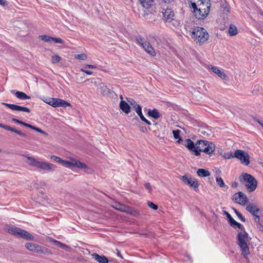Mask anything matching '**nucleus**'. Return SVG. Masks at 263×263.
I'll use <instances>...</instances> for the list:
<instances>
[{
	"label": "nucleus",
	"mask_w": 263,
	"mask_h": 263,
	"mask_svg": "<svg viewBox=\"0 0 263 263\" xmlns=\"http://www.w3.org/2000/svg\"><path fill=\"white\" fill-rule=\"evenodd\" d=\"M0 5L6 6L7 5V3L5 0H0Z\"/></svg>",
	"instance_id": "nucleus-55"
},
{
	"label": "nucleus",
	"mask_w": 263,
	"mask_h": 263,
	"mask_svg": "<svg viewBox=\"0 0 263 263\" xmlns=\"http://www.w3.org/2000/svg\"><path fill=\"white\" fill-rule=\"evenodd\" d=\"M184 145L191 151H193V149L195 147L194 143L190 139H187L185 140Z\"/></svg>",
	"instance_id": "nucleus-29"
},
{
	"label": "nucleus",
	"mask_w": 263,
	"mask_h": 263,
	"mask_svg": "<svg viewBox=\"0 0 263 263\" xmlns=\"http://www.w3.org/2000/svg\"><path fill=\"white\" fill-rule=\"evenodd\" d=\"M246 210L253 216L255 222H259V217L257 215V213L259 212L260 210L256 205L253 203H249L246 206Z\"/></svg>",
	"instance_id": "nucleus-9"
},
{
	"label": "nucleus",
	"mask_w": 263,
	"mask_h": 263,
	"mask_svg": "<svg viewBox=\"0 0 263 263\" xmlns=\"http://www.w3.org/2000/svg\"><path fill=\"white\" fill-rule=\"evenodd\" d=\"M180 178L186 184L189 185L191 187L195 189L198 188L199 184L197 180L196 179L191 177L188 178L186 175L182 176L180 177Z\"/></svg>",
	"instance_id": "nucleus-12"
},
{
	"label": "nucleus",
	"mask_w": 263,
	"mask_h": 263,
	"mask_svg": "<svg viewBox=\"0 0 263 263\" xmlns=\"http://www.w3.org/2000/svg\"><path fill=\"white\" fill-rule=\"evenodd\" d=\"M192 33H208V32L204 28L196 27L194 29Z\"/></svg>",
	"instance_id": "nucleus-35"
},
{
	"label": "nucleus",
	"mask_w": 263,
	"mask_h": 263,
	"mask_svg": "<svg viewBox=\"0 0 263 263\" xmlns=\"http://www.w3.org/2000/svg\"><path fill=\"white\" fill-rule=\"evenodd\" d=\"M162 13L163 17L165 20L170 22L173 20L172 18L174 16V13L171 9H166L165 10V11L163 12Z\"/></svg>",
	"instance_id": "nucleus-19"
},
{
	"label": "nucleus",
	"mask_w": 263,
	"mask_h": 263,
	"mask_svg": "<svg viewBox=\"0 0 263 263\" xmlns=\"http://www.w3.org/2000/svg\"><path fill=\"white\" fill-rule=\"evenodd\" d=\"M58 99L57 98H48L49 102L47 104L54 107H57Z\"/></svg>",
	"instance_id": "nucleus-33"
},
{
	"label": "nucleus",
	"mask_w": 263,
	"mask_h": 263,
	"mask_svg": "<svg viewBox=\"0 0 263 263\" xmlns=\"http://www.w3.org/2000/svg\"><path fill=\"white\" fill-rule=\"evenodd\" d=\"M237 28L236 26L233 24H231L229 29V33H237Z\"/></svg>",
	"instance_id": "nucleus-39"
},
{
	"label": "nucleus",
	"mask_w": 263,
	"mask_h": 263,
	"mask_svg": "<svg viewBox=\"0 0 263 263\" xmlns=\"http://www.w3.org/2000/svg\"><path fill=\"white\" fill-rule=\"evenodd\" d=\"M61 58L60 56L58 55H55L52 57L51 62L52 63H57L59 62L61 60Z\"/></svg>",
	"instance_id": "nucleus-42"
},
{
	"label": "nucleus",
	"mask_w": 263,
	"mask_h": 263,
	"mask_svg": "<svg viewBox=\"0 0 263 263\" xmlns=\"http://www.w3.org/2000/svg\"><path fill=\"white\" fill-rule=\"evenodd\" d=\"M25 157L27 158L26 162L27 164L32 166L36 167L39 160L30 156H26Z\"/></svg>",
	"instance_id": "nucleus-24"
},
{
	"label": "nucleus",
	"mask_w": 263,
	"mask_h": 263,
	"mask_svg": "<svg viewBox=\"0 0 263 263\" xmlns=\"http://www.w3.org/2000/svg\"><path fill=\"white\" fill-rule=\"evenodd\" d=\"M165 3H171L173 2L174 0H163Z\"/></svg>",
	"instance_id": "nucleus-62"
},
{
	"label": "nucleus",
	"mask_w": 263,
	"mask_h": 263,
	"mask_svg": "<svg viewBox=\"0 0 263 263\" xmlns=\"http://www.w3.org/2000/svg\"><path fill=\"white\" fill-rule=\"evenodd\" d=\"M127 101L128 102L133 106L135 108H137L139 104H138L132 98H127Z\"/></svg>",
	"instance_id": "nucleus-37"
},
{
	"label": "nucleus",
	"mask_w": 263,
	"mask_h": 263,
	"mask_svg": "<svg viewBox=\"0 0 263 263\" xmlns=\"http://www.w3.org/2000/svg\"><path fill=\"white\" fill-rule=\"evenodd\" d=\"M197 148L208 154H212L215 150V145L212 142L200 140L196 143Z\"/></svg>",
	"instance_id": "nucleus-4"
},
{
	"label": "nucleus",
	"mask_w": 263,
	"mask_h": 263,
	"mask_svg": "<svg viewBox=\"0 0 263 263\" xmlns=\"http://www.w3.org/2000/svg\"><path fill=\"white\" fill-rule=\"evenodd\" d=\"M57 102V107L58 106H63V107H66L69 106L70 105V104L68 102H66V101H64L63 100L58 99Z\"/></svg>",
	"instance_id": "nucleus-32"
},
{
	"label": "nucleus",
	"mask_w": 263,
	"mask_h": 263,
	"mask_svg": "<svg viewBox=\"0 0 263 263\" xmlns=\"http://www.w3.org/2000/svg\"><path fill=\"white\" fill-rule=\"evenodd\" d=\"M51 159H53V160H54L56 162H60V163H61L62 161V159H61L60 157H57L56 156H54V155H52L51 156Z\"/></svg>",
	"instance_id": "nucleus-47"
},
{
	"label": "nucleus",
	"mask_w": 263,
	"mask_h": 263,
	"mask_svg": "<svg viewBox=\"0 0 263 263\" xmlns=\"http://www.w3.org/2000/svg\"><path fill=\"white\" fill-rule=\"evenodd\" d=\"M0 127L3 128L5 129L10 131L12 127L7 125L3 124L2 123H0Z\"/></svg>",
	"instance_id": "nucleus-49"
},
{
	"label": "nucleus",
	"mask_w": 263,
	"mask_h": 263,
	"mask_svg": "<svg viewBox=\"0 0 263 263\" xmlns=\"http://www.w3.org/2000/svg\"><path fill=\"white\" fill-rule=\"evenodd\" d=\"M116 251H117V254L118 255V256L123 258L121 254V253L119 251V250L118 249H116Z\"/></svg>",
	"instance_id": "nucleus-58"
},
{
	"label": "nucleus",
	"mask_w": 263,
	"mask_h": 263,
	"mask_svg": "<svg viewBox=\"0 0 263 263\" xmlns=\"http://www.w3.org/2000/svg\"><path fill=\"white\" fill-rule=\"evenodd\" d=\"M209 0H204L203 2H200V3L198 4L197 7L196 8H200L203 11L209 10L210 11V5L209 3Z\"/></svg>",
	"instance_id": "nucleus-20"
},
{
	"label": "nucleus",
	"mask_w": 263,
	"mask_h": 263,
	"mask_svg": "<svg viewBox=\"0 0 263 263\" xmlns=\"http://www.w3.org/2000/svg\"><path fill=\"white\" fill-rule=\"evenodd\" d=\"M255 121H256L259 124L260 123H261L262 121L259 120L258 119L255 118Z\"/></svg>",
	"instance_id": "nucleus-63"
},
{
	"label": "nucleus",
	"mask_w": 263,
	"mask_h": 263,
	"mask_svg": "<svg viewBox=\"0 0 263 263\" xmlns=\"http://www.w3.org/2000/svg\"><path fill=\"white\" fill-rule=\"evenodd\" d=\"M50 241L53 242L56 246L58 247H59L61 248L64 249V248H68L69 247L68 246H66V245L57 240L55 239H53L52 238L50 239Z\"/></svg>",
	"instance_id": "nucleus-30"
},
{
	"label": "nucleus",
	"mask_w": 263,
	"mask_h": 263,
	"mask_svg": "<svg viewBox=\"0 0 263 263\" xmlns=\"http://www.w3.org/2000/svg\"><path fill=\"white\" fill-rule=\"evenodd\" d=\"M20 121L19 120L17 119H15V118H12V121L15 122V123H20Z\"/></svg>",
	"instance_id": "nucleus-59"
},
{
	"label": "nucleus",
	"mask_w": 263,
	"mask_h": 263,
	"mask_svg": "<svg viewBox=\"0 0 263 263\" xmlns=\"http://www.w3.org/2000/svg\"><path fill=\"white\" fill-rule=\"evenodd\" d=\"M257 223V229L261 232H263V226L260 223V221L259 222H256Z\"/></svg>",
	"instance_id": "nucleus-52"
},
{
	"label": "nucleus",
	"mask_w": 263,
	"mask_h": 263,
	"mask_svg": "<svg viewBox=\"0 0 263 263\" xmlns=\"http://www.w3.org/2000/svg\"><path fill=\"white\" fill-rule=\"evenodd\" d=\"M32 129L39 132V133H42L44 135H46V133L45 132L43 131V130H42L41 129H40L37 127L32 126Z\"/></svg>",
	"instance_id": "nucleus-48"
},
{
	"label": "nucleus",
	"mask_w": 263,
	"mask_h": 263,
	"mask_svg": "<svg viewBox=\"0 0 263 263\" xmlns=\"http://www.w3.org/2000/svg\"><path fill=\"white\" fill-rule=\"evenodd\" d=\"M36 167L44 171H50L53 170L55 166L51 163L39 161Z\"/></svg>",
	"instance_id": "nucleus-13"
},
{
	"label": "nucleus",
	"mask_w": 263,
	"mask_h": 263,
	"mask_svg": "<svg viewBox=\"0 0 263 263\" xmlns=\"http://www.w3.org/2000/svg\"><path fill=\"white\" fill-rule=\"evenodd\" d=\"M255 121H256L259 124L260 123H261L262 121L259 120L258 119L255 118Z\"/></svg>",
	"instance_id": "nucleus-64"
},
{
	"label": "nucleus",
	"mask_w": 263,
	"mask_h": 263,
	"mask_svg": "<svg viewBox=\"0 0 263 263\" xmlns=\"http://www.w3.org/2000/svg\"><path fill=\"white\" fill-rule=\"evenodd\" d=\"M120 108L125 114H128L130 111V106L125 101L122 100L120 102Z\"/></svg>",
	"instance_id": "nucleus-22"
},
{
	"label": "nucleus",
	"mask_w": 263,
	"mask_h": 263,
	"mask_svg": "<svg viewBox=\"0 0 263 263\" xmlns=\"http://www.w3.org/2000/svg\"><path fill=\"white\" fill-rule=\"evenodd\" d=\"M20 238L28 240H34V237L29 232L23 230L20 235Z\"/></svg>",
	"instance_id": "nucleus-25"
},
{
	"label": "nucleus",
	"mask_w": 263,
	"mask_h": 263,
	"mask_svg": "<svg viewBox=\"0 0 263 263\" xmlns=\"http://www.w3.org/2000/svg\"><path fill=\"white\" fill-rule=\"evenodd\" d=\"M241 182L246 183V186L249 192L254 191L257 187V181L255 178L248 173H242L239 177Z\"/></svg>",
	"instance_id": "nucleus-2"
},
{
	"label": "nucleus",
	"mask_w": 263,
	"mask_h": 263,
	"mask_svg": "<svg viewBox=\"0 0 263 263\" xmlns=\"http://www.w3.org/2000/svg\"><path fill=\"white\" fill-rule=\"evenodd\" d=\"M148 115L155 119H158L161 116V114L156 109H149L148 111Z\"/></svg>",
	"instance_id": "nucleus-26"
},
{
	"label": "nucleus",
	"mask_w": 263,
	"mask_h": 263,
	"mask_svg": "<svg viewBox=\"0 0 263 263\" xmlns=\"http://www.w3.org/2000/svg\"><path fill=\"white\" fill-rule=\"evenodd\" d=\"M142 121L145 122L148 125H151V122L149 121H148L145 118V119L142 120Z\"/></svg>",
	"instance_id": "nucleus-60"
},
{
	"label": "nucleus",
	"mask_w": 263,
	"mask_h": 263,
	"mask_svg": "<svg viewBox=\"0 0 263 263\" xmlns=\"http://www.w3.org/2000/svg\"><path fill=\"white\" fill-rule=\"evenodd\" d=\"M25 247L29 251L38 253L44 254L50 253V252L47 248L31 242L27 243Z\"/></svg>",
	"instance_id": "nucleus-7"
},
{
	"label": "nucleus",
	"mask_w": 263,
	"mask_h": 263,
	"mask_svg": "<svg viewBox=\"0 0 263 263\" xmlns=\"http://www.w3.org/2000/svg\"><path fill=\"white\" fill-rule=\"evenodd\" d=\"M100 89L101 90V92L104 95H106L109 93L108 88L104 84L102 83L100 84Z\"/></svg>",
	"instance_id": "nucleus-31"
},
{
	"label": "nucleus",
	"mask_w": 263,
	"mask_h": 263,
	"mask_svg": "<svg viewBox=\"0 0 263 263\" xmlns=\"http://www.w3.org/2000/svg\"><path fill=\"white\" fill-rule=\"evenodd\" d=\"M216 182L221 187H224L225 186V184L222 180V179L220 177H217L216 179Z\"/></svg>",
	"instance_id": "nucleus-43"
},
{
	"label": "nucleus",
	"mask_w": 263,
	"mask_h": 263,
	"mask_svg": "<svg viewBox=\"0 0 263 263\" xmlns=\"http://www.w3.org/2000/svg\"><path fill=\"white\" fill-rule=\"evenodd\" d=\"M233 210L235 212V213L236 214V215L237 216L240 213L239 212L237 211V210L235 209H233Z\"/></svg>",
	"instance_id": "nucleus-61"
},
{
	"label": "nucleus",
	"mask_w": 263,
	"mask_h": 263,
	"mask_svg": "<svg viewBox=\"0 0 263 263\" xmlns=\"http://www.w3.org/2000/svg\"><path fill=\"white\" fill-rule=\"evenodd\" d=\"M237 216L242 222H245L246 219L240 213L237 215Z\"/></svg>",
	"instance_id": "nucleus-53"
},
{
	"label": "nucleus",
	"mask_w": 263,
	"mask_h": 263,
	"mask_svg": "<svg viewBox=\"0 0 263 263\" xmlns=\"http://www.w3.org/2000/svg\"><path fill=\"white\" fill-rule=\"evenodd\" d=\"M136 40L137 43L141 46L147 53L153 57L156 55L155 50L151 44L147 42L144 37L140 35H138L136 36Z\"/></svg>",
	"instance_id": "nucleus-3"
},
{
	"label": "nucleus",
	"mask_w": 263,
	"mask_h": 263,
	"mask_svg": "<svg viewBox=\"0 0 263 263\" xmlns=\"http://www.w3.org/2000/svg\"><path fill=\"white\" fill-rule=\"evenodd\" d=\"M197 174L199 176L202 177H208L210 175V173L208 170L199 168L197 171Z\"/></svg>",
	"instance_id": "nucleus-27"
},
{
	"label": "nucleus",
	"mask_w": 263,
	"mask_h": 263,
	"mask_svg": "<svg viewBox=\"0 0 263 263\" xmlns=\"http://www.w3.org/2000/svg\"><path fill=\"white\" fill-rule=\"evenodd\" d=\"M61 163L65 166L71 168L76 167L79 168H87L88 166L76 159H71L69 161L62 160Z\"/></svg>",
	"instance_id": "nucleus-8"
},
{
	"label": "nucleus",
	"mask_w": 263,
	"mask_h": 263,
	"mask_svg": "<svg viewBox=\"0 0 263 263\" xmlns=\"http://www.w3.org/2000/svg\"><path fill=\"white\" fill-rule=\"evenodd\" d=\"M24 125L26 127H29L30 128H32V125L31 124H28V123H25V124H24Z\"/></svg>",
	"instance_id": "nucleus-57"
},
{
	"label": "nucleus",
	"mask_w": 263,
	"mask_h": 263,
	"mask_svg": "<svg viewBox=\"0 0 263 263\" xmlns=\"http://www.w3.org/2000/svg\"><path fill=\"white\" fill-rule=\"evenodd\" d=\"M6 230L9 233L20 237L21 233L23 229L14 226H9L6 228Z\"/></svg>",
	"instance_id": "nucleus-16"
},
{
	"label": "nucleus",
	"mask_w": 263,
	"mask_h": 263,
	"mask_svg": "<svg viewBox=\"0 0 263 263\" xmlns=\"http://www.w3.org/2000/svg\"><path fill=\"white\" fill-rule=\"evenodd\" d=\"M192 151L195 152V155L196 156H199L200 155V151H199V149L197 148V145H196V144H195V147Z\"/></svg>",
	"instance_id": "nucleus-51"
},
{
	"label": "nucleus",
	"mask_w": 263,
	"mask_h": 263,
	"mask_svg": "<svg viewBox=\"0 0 263 263\" xmlns=\"http://www.w3.org/2000/svg\"><path fill=\"white\" fill-rule=\"evenodd\" d=\"M81 70L85 73H86V74H88V75H91L92 74V72L91 71H90V70H85L84 69H81Z\"/></svg>",
	"instance_id": "nucleus-54"
},
{
	"label": "nucleus",
	"mask_w": 263,
	"mask_h": 263,
	"mask_svg": "<svg viewBox=\"0 0 263 263\" xmlns=\"http://www.w3.org/2000/svg\"><path fill=\"white\" fill-rule=\"evenodd\" d=\"M249 241V235L246 231L240 232L237 235V244L240 247L242 251V255L245 258L249 254V248L247 245Z\"/></svg>",
	"instance_id": "nucleus-1"
},
{
	"label": "nucleus",
	"mask_w": 263,
	"mask_h": 263,
	"mask_svg": "<svg viewBox=\"0 0 263 263\" xmlns=\"http://www.w3.org/2000/svg\"><path fill=\"white\" fill-rule=\"evenodd\" d=\"M233 200L240 205H245L248 201V198L244 193L239 192L234 194L233 197Z\"/></svg>",
	"instance_id": "nucleus-10"
},
{
	"label": "nucleus",
	"mask_w": 263,
	"mask_h": 263,
	"mask_svg": "<svg viewBox=\"0 0 263 263\" xmlns=\"http://www.w3.org/2000/svg\"><path fill=\"white\" fill-rule=\"evenodd\" d=\"M144 187L148 190L149 192H151L152 190V186L151 185V184L148 182L145 183Z\"/></svg>",
	"instance_id": "nucleus-50"
},
{
	"label": "nucleus",
	"mask_w": 263,
	"mask_h": 263,
	"mask_svg": "<svg viewBox=\"0 0 263 263\" xmlns=\"http://www.w3.org/2000/svg\"><path fill=\"white\" fill-rule=\"evenodd\" d=\"M87 56L85 54H76L75 55V58L77 59H80L84 60H86Z\"/></svg>",
	"instance_id": "nucleus-44"
},
{
	"label": "nucleus",
	"mask_w": 263,
	"mask_h": 263,
	"mask_svg": "<svg viewBox=\"0 0 263 263\" xmlns=\"http://www.w3.org/2000/svg\"><path fill=\"white\" fill-rule=\"evenodd\" d=\"M112 206L119 211L129 214L133 216H136L139 214L137 211L134 210L130 206L122 204L119 202H116L114 203Z\"/></svg>",
	"instance_id": "nucleus-6"
},
{
	"label": "nucleus",
	"mask_w": 263,
	"mask_h": 263,
	"mask_svg": "<svg viewBox=\"0 0 263 263\" xmlns=\"http://www.w3.org/2000/svg\"><path fill=\"white\" fill-rule=\"evenodd\" d=\"M195 17L198 19H203L209 14V10L203 11L200 8H193Z\"/></svg>",
	"instance_id": "nucleus-17"
},
{
	"label": "nucleus",
	"mask_w": 263,
	"mask_h": 263,
	"mask_svg": "<svg viewBox=\"0 0 263 263\" xmlns=\"http://www.w3.org/2000/svg\"><path fill=\"white\" fill-rule=\"evenodd\" d=\"M208 69L212 70L214 73L217 74L218 76L222 80L227 81L229 80V78L227 76V74L224 72L222 71L221 70H220L217 67L214 66L212 65H209Z\"/></svg>",
	"instance_id": "nucleus-15"
},
{
	"label": "nucleus",
	"mask_w": 263,
	"mask_h": 263,
	"mask_svg": "<svg viewBox=\"0 0 263 263\" xmlns=\"http://www.w3.org/2000/svg\"><path fill=\"white\" fill-rule=\"evenodd\" d=\"M51 41H54L55 43H63V41L62 40V39H61V38L60 37H52L51 38Z\"/></svg>",
	"instance_id": "nucleus-46"
},
{
	"label": "nucleus",
	"mask_w": 263,
	"mask_h": 263,
	"mask_svg": "<svg viewBox=\"0 0 263 263\" xmlns=\"http://www.w3.org/2000/svg\"><path fill=\"white\" fill-rule=\"evenodd\" d=\"M39 37L44 41L45 42H51V38L52 37H50L48 35H40L39 36Z\"/></svg>",
	"instance_id": "nucleus-40"
},
{
	"label": "nucleus",
	"mask_w": 263,
	"mask_h": 263,
	"mask_svg": "<svg viewBox=\"0 0 263 263\" xmlns=\"http://www.w3.org/2000/svg\"><path fill=\"white\" fill-rule=\"evenodd\" d=\"M12 92L15 93V96L18 99H21V100H26V99H30V97L27 95L25 93L22 92V91H16L15 92L14 90L12 91Z\"/></svg>",
	"instance_id": "nucleus-23"
},
{
	"label": "nucleus",
	"mask_w": 263,
	"mask_h": 263,
	"mask_svg": "<svg viewBox=\"0 0 263 263\" xmlns=\"http://www.w3.org/2000/svg\"><path fill=\"white\" fill-rule=\"evenodd\" d=\"M10 131L12 132L16 133L18 135H20V136H21L22 137H27V136H26V135L25 134L23 133L21 131L17 130L16 129H15L14 128L11 127V129Z\"/></svg>",
	"instance_id": "nucleus-38"
},
{
	"label": "nucleus",
	"mask_w": 263,
	"mask_h": 263,
	"mask_svg": "<svg viewBox=\"0 0 263 263\" xmlns=\"http://www.w3.org/2000/svg\"><path fill=\"white\" fill-rule=\"evenodd\" d=\"M147 204L149 208L154 210H157L158 209V206L152 202L148 201Z\"/></svg>",
	"instance_id": "nucleus-45"
},
{
	"label": "nucleus",
	"mask_w": 263,
	"mask_h": 263,
	"mask_svg": "<svg viewBox=\"0 0 263 263\" xmlns=\"http://www.w3.org/2000/svg\"><path fill=\"white\" fill-rule=\"evenodd\" d=\"M231 157H235L239 159L241 163L246 165H248L250 163L249 155L245 151L240 149L236 150L234 155L231 154V157H229L228 158H230Z\"/></svg>",
	"instance_id": "nucleus-5"
},
{
	"label": "nucleus",
	"mask_w": 263,
	"mask_h": 263,
	"mask_svg": "<svg viewBox=\"0 0 263 263\" xmlns=\"http://www.w3.org/2000/svg\"><path fill=\"white\" fill-rule=\"evenodd\" d=\"M3 104L13 110L24 111V112H30V109L29 108L26 107L21 106H18V105H15V104H9V103H3Z\"/></svg>",
	"instance_id": "nucleus-14"
},
{
	"label": "nucleus",
	"mask_w": 263,
	"mask_h": 263,
	"mask_svg": "<svg viewBox=\"0 0 263 263\" xmlns=\"http://www.w3.org/2000/svg\"><path fill=\"white\" fill-rule=\"evenodd\" d=\"M140 2L142 6L146 8L151 7L154 4L153 0H140Z\"/></svg>",
	"instance_id": "nucleus-28"
},
{
	"label": "nucleus",
	"mask_w": 263,
	"mask_h": 263,
	"mask_svg": "<svg viewBox=\"0 0 263 263\" xmlns=\"http://www.w3.org/2000/svg\"><path fill=\"white\" fill-rule=\"evenodd\" d=\"M224 215L227 216L229 220V223L231 226L234 227L235 226H237L239 229H242L243 226L240 223L236 221L231 216V215L227 212V211L224 212Z\"/></svg>",
	"instance_id": "nucleus-18"
},
{
	"label": "nucleus",
	"mask_w": 263,
	"mask_h": 263,
	"mask_svg": "<svg viewBox=\"0 0 263 263\" xmlns=\"http://www.w3.org/2000/svg\"><path fill=\"white\" fill-rule=\"evenodd\" d=\"M135 111L137 114L139 115L141 120L145 119V117L142 112V108L140 105H138L137 108H135Z\"/></svg>",
	"instance_id": "nucleus-34"
},
{
	"label": "nucleus",
	"mask_w": 263,
	"mask_h": 263,
	"mask_svg": "<svg viewBox=\"0 0 263 263\" xmlns=\"http://www.w3.org/2000/svg\"><path fill=\"white\" fill-rule=\"evenodd\" d=\"M92 256L99 263H108V259L104 255L100 256L97 253H93Z\"/></svg>",
	"instance_id": "nucleus-21"
},
{
	"label": "nucleus",
	"mask_w": 263,
	"mask_h": 263,
	"mask_svg": "<svg viewBox=\"0 0 263 263\" xmlns=\"http://www.w3.org/2000/svg\"><path fill=\"white\" fill-rule=\"evenodd\" d=\"M85 67L89 68H96V66L93 65H86Z\"/></svg>",
	"instance_id": "nucleus-56"
},
{
	"label": "nucleus",
	"mask_w": 263,
	"mask_h": 263,
	"mask_svg": "<svg viewBox=\"0 0 263 263\" xmlns=\"http://www.w3.org/2000/svg\"><path fill=\"white\" fill-rule=\"evenodd\" d=\"M191 38L200 44L204 43L209 38V34H191Z\"/></svg>",
	"instance_id": "nucleus-11"
},
{
	"label": "nucleus",
	"mask_w": 263,
	"mask_h": 263,
	"mask_svg": "<svg viewBox=\"0 0 263 263\" xmlns=\"http://www.w3.org/2000/svg\"><path fill=\"white\" fill-rule=\"evenodd\" d=\"M180 130L179 129L173 131V136L175 139H179V140H181V139L180 138Z\"/></svg>",
	"instance_id": "nucleus-41"
},
{
	"label": "nucleus",
	"mask_w": 263,
	"mask_h": 263,
	"mask_svg": "<svg viewBox=\"0 0 263 263\" xmlns=\"http://www.w3.org/2000/svg\"><path fill=\"white\" fill-rule=\"evenodd\" d=\"M204 0H190V3L193 8H196L198 4L203 2Z\"/></svg>",
	"instance_id": "nucleus-36"
}]
</instances>
